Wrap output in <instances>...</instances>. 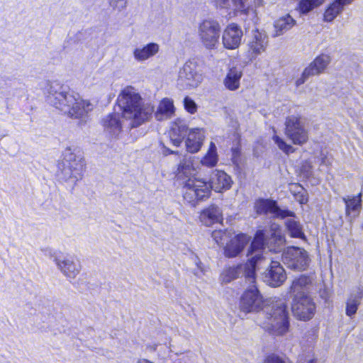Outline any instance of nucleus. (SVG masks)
Listing matches in <instances>:
<instances>
[{
    "mask_svg": "<svg viewBox=\"0 0 363 363\" xmlns=\"http://www.w3.org/2000/svg\"><path fill=\"white\" fill-rule=\"evenodd\" d=\"M195 172L192 157L185 156L178 165L176 176L179 180L183 181L184 199L193 206L208 198L211 189L220 192L231 187V177L223 171L215 170L211 174V183L196 178Z\"/></svg>",
    "mask_w": 363,
    "mask_h": 363,
    "instance_id": "nucleus-1",
    "label": "nucleus"
},
{
    "mask_svg": "<svg viewBox=\"0 0 363 363\" xmlns=\"http://www.w3.org/2000/svg\"><path fill=\"white\" fill-rule=\"evenodd\" d=\"M44 93L48 104L69 117L79 119L80 125L86 122L89 113L94 108L91 103L57 81L48 82Z\"/></svg>",
    "mask_w": 363,
    "mask_h": 363,
    "instance_id": "nucleus-2",
    "label": "nucleus"
},
{
    "mask_svg": "<svg viewBox=\"0 0 363 363\" xmlns=\"http://www.w3.org/2000/svg\"><path fill=\"white\" fill-rule=\"evenodd\" d=\"M117 106L123 118L130 121L131 128L147 121L152 116L154 106L145 104L138 93L131 86L125 88L117 99Z\"/></svg>",
    "mask_w": 363,
    "mask_h": 363,
    "instance_id": "nucleus-3",
    "label": "nucleus"
},
{
    "mask_svg": "<svg viewBox=\"0 0 363 363\" xmlns=\"http://www.w3.org/2000/svg\"><path fill=\"white\" fill-rule=\"evenodd\" d=\"M264 245V232L262 230H257L247 252L248 262L244 266L237 265L225 269L221 274L223 282L229 283L244 272L245 279L250 284L254 283L259 262H261L262 258L265 259V257H263Z\"/></svg>",
    "mask_w": 363,
    "mask_h": 363,
    "instance_id": "nucleus-4",
    "label": "nucleus"
},
{
    "mask_svg": "<svg viewBox=\"0 0 363 363\" xmlns=\"http://www.w3.org/2000/svg\"><path fill=\"white\" fill-rule=\"evenodd\" d=\"M240 310L246 313L264 310L269 318H289V312L286 301L283 299H273L265 301L257 288L252 286L247 289L240 298Z\"/></svg>",
    "mask_w": 363,
    "mask_h": 363,
    "instance_id": "nucleus-5",
    "label": "nucleus"
},
{
    "mask_svg": "<svg viewBox=\"0 0 363 363\" xmlns=\"http://www.w3.org/2000/svg\"><path fill=\"white\" fill-rule=\"evenodd\" d=\"M285 245V238L281 234L280 231L274 230L269 238L264 235V251L263 257L265 259L259 262L261 264L267 259L270 260V265L267 271L264 274V281L268 285L277 287L281 286L286 279V274L284 269L279 262L273 261L271 258H267V255L268 252L279 253L282 252Z\"/></svg>",
    "mask_w": 363,
    "mask_h": 363,
    "instance_id": "nucleus-6",
    "label": "nucleus"
},
{
    "mask_svg": "<svg viewBox=\"0 0 363 363\" xmlns=\"http://www.w3.org/2000/svg\"><path fill=\"white\" fill-rule=\"evenodd\" d=\"M312 287L310 277L302 275L296 279L291 286L290 293L294 296L291 311L295 318H311L315 311V305L309 296Z\"/></svg>",
    "mask_w": 363,
    "mask_h": 363,
    "instance_id": "nucleus-7",
    "label": "nucleus"
},
{
    "mask_svg": "<svg viewBox=\"0 0 363 363\" xmlns=\"http://www.w3.org/2000/svg\"><path fill=\"white\" fill-rule=\"evenodd\" d=\"M77 149L67 147L62 153V160L58 164L57 177L59 180L75 184L83 176L84 160Z\"/></svg>",
    "mask_w": 363,
    "mask_h": 363,
    "instance_id": "nucleus-8",
    "label": "nucleus"
},
{
    "mask_svg": "<svg viewBox=\"0 0 363 363\" xmlns=\"http://www.w3.org/2000/svg\"><path fill=\"white\" fill-rule=\"evenodd\" d=\"M202 80V73L196 61L190 60L179 71L177 86L181 89L196 88Z\"/></svg>",
    "mask_w": 363,
    "mask_h": 363,
    "instance_id": "nucleus-9",
    "label": "nucleus"
},
{
    "mask_svg": "<svg viewBox=\"0 0 363 363\" xmlns=\"http://www.w3.org/2000/svg\"><path fill=\"white\" fill-rule=\"evenodd\" d=\"M199 34L202 45L208 50L217 49L220 35V23L213 19L203 21L199 27Z\"/></svg>",
    "mask_w": 363,
    "mask_h": 363,
    "instance_id": "nucleus-10",
    "label": "nucleus"
},
{
    "mask_svg": "<svg viewBox=\"0 0 363 363\" xmlns=\"http://www.w3.org/2000/svg\"><path fill=\"white\" fill-rule=\"evenodd\" d=\"M282 261L288 268L302 271L308 267L310 259L305 250L298 247H289L283 252Z\"/></svg>",
    "mask_w": 363,
    "mask_h": 363,
    "instance_id": "nucleus-11",
    "label": "nucleus"
},
{
    "mask_svg": "<svg viewBox=\"0 0 363 363\" xmlns=\"http://www.w3.org/2000/svg\"><path fill=\"white\" fill-rule=\"evenodd\" d=\"M285 125L286 135L294 144L302 145L308 140V133L298 118L288 117Z\"/></svg>",
    "mask_w": 363,
    "mask_h": 363,
    "instance_id": "nucleus-12",
    "label": "nucleus"
},
{
    "mask_svg": "<svg viewBox=\"0 0 363 363\" xmlns=\"http://www.w3.org/2000/svg\"><path fill=\"white\" fill-rule=\"evenodd\" d=\"M213 1L217 8L226 9L229 13H245L253 25H255L258 21L257 13L253 9H245V0H213Z\"/></svg>",
    "mask_w": 363,
    "mask_h": 363,
    "instance_id": "nucleus-13",
    "label": "nucleus"
},
{
    "mask_svg": "<svg viewBox=\"0 0 363 363\" xmlns=\"http://www.w3.org/2000/svg\"><path fill=\"white\" fill-rule=\"evenodd\" d=\"M243 37V31L240 26L232 23L224 29L222 35L223 47L228 50H235L239 48Z\"/></svg>",
    "mask_w": 363,
    "mask_h": 363,
    "instance_id": "nucleus-14",
    "label": "nucleus"
},
{
    "mask_svg": "<svg viewBox=\"0 0 363 363\" xmlns=\"http://www.w3.org/2000/svg\"><path fill=\"white\" fill-rule=\"evenodd\" d=\"M330 57L327 55L318 56L302 73V75L296 81L297 86L303 84L308 77L318 74L323 72L330 62Z\"/></svg>",
    "mask_w": 363,
    "mask_h": 363,
    "instance_id": "nucleus-15",
    "label": "nucleus"
},
{
    "mask_svg": "<svg viewBox=\"0 0 363 363\" xmlns=\"http://www.w3.org/2000/svg\"><path fill=\"white\" fill-rule=\"evenodd\" d=\"M247 45L252 57H256L265 51L268 45V36L265 32L253 28L249 36Z\"/></svg>",
    "mask_w": 363,
    "mask_h": 363,
    "instance_id": "nucleus-16",
    "label": "nucleus"
},
{
    "mask_svg": "<svg viewBox=\"0 0 363 363\" xmlns=\"http://www.w3.org/2000/svg\"><path fill=\"white\" fill-rule=\"evenodd\" d=\"M257 214L270 213L277 218H284L288 216H294V212L288 209L281 208L276 201L269 199H259L255 206Z\"/></svg>",
    "mask_w": 363,
    "mask_h": 363,
    "instance_id": "nucleus-17",
    "label": "nucleus"
},
{
    "mask_svg": "<svg viewBox=\"0 0 363 363\" xmlns=\"http://www.w3.org/2000/svg\"><path fill=\"white\" fill-rule=\"evenodd\" d=\"M54 262L67 278L74 279L80 271V264L74 257H55Z\"/></svg>",
    "mask_w": 363,
    "mask_h": 363,
    "instance_id": "nucleus-18",
    "label": "nucleus"
},
{
    "mask_svg": "<svg viewBox=\"0 0 363 363\" xmlns=\"http://www.w3.org/2000/svg\"><path fill=\"white\" fill-rule=\"evenodd\" d=\"M257 322L265 331L273 335H283L289 328V319H259Z\"/></svg>",
    "mask_w": 363,
    "mask_h": 363,
    "instance_id": "nucleus-19",
    "label": "nucleus"
},
{
    "mask_svg": "<svg viewBox=\"0 0 363 363\" xmlns=\"http://www.w3.org/2000/svg\"><path fill=\"white\" fill-rule=\"evenodd\" d=\"M101 123L104 131L111 137L116 138L121 133L123 124L121 115L116 112V107L113 113H109L102 119Z\"/></svg>",
    "mask_w": 363,
    "mask_h": 363,
    "instance_id": "nucleus-20",
    "label": "nucleus"
},
{
    "mask_svg": "<svg viewBox=\"0 0 363 363\" xmlns=\"http://www.w3.org/2000/svg\"><path fill=\"white\" fill-rule=\"evenodd\" d=\"M250 237L246 234L240 233L232 238L224 248V254L227 257L238 256L248 244Z\"/></svg>",
    "mask_w": 363,
    "mask_h": 363,
    "instance_id": "nucleus-21",
    "label": "nucleus"
},
{
    "mask_svg": "<svg viewBox=\"0 0 363 363\" xmlns=\"http://www.w3.org/2000/svg\"><path fill=\"white\" fill-rule=\"evenodd\" d=\"M188 127L184 120L178 118L173 122L169 131V137L172 144L175 147H179L186 135Z\"/></svg>",
    "mask_w": 363,
    "mask_h": 363,
    "instance_id": "nucleus-22",
    "label": "nucleus"
},
{
    "mask_svg": "<svg viewBox=\"0 0 363 363\" xmlns=\"http://www.w3.org/2000/svg\"><path fill=\"white\" fill-rule=\"evenodd\" d=\"M205 138L203 128H192L189 131L185 141L186 150L191 153L197 152L201 147Z\"/></svg>",
    "mask_w": 363,
    "mask_h": 363,
    "instance_id": "nucleus-23",
    "label": "nucleus"
},
{
    "mask_svg": "<svg viewBox=\"0 0 363 363\" xmlns=\"http://www.w3.org/2000/svg\"><path fill=\"white\" fill-rule=\"evenodd\" d=\"M200 220L206 226H210L214 223H221L223 221V213L219 207L211 205L202 211Z\"/></svg>",
    "mask_w": 363,
    "mask_h": 363,
    "instance_id": "nucleus-24",
    "label": "nucleus"
},
{
    "mask_svg": "<svg viewBox=\"0 0 363 363\" xmlns=\"http://www.w3.org/2000/svg\"><path fill=\"white\" fill-rule=\"evenodd\" d=\"M285 221V225L288 233L292 238H300L306 240V238L303 230V225L294 213V216H288Z\"/></svg>",
    "mask_w": 363,
    "mask_h": 363,
    "instance_id": "nucleus-25",
    "label": "nucleus"
},
{
    "mask_svg": "<svg viewBox=\"0 0 363 363\" xmlns=\"http://www.w3.org/2000/svg\"><path fill=\"white\" fill-rule=\"evenodd\" d=\"M242 71L240 68L231 67L223 79L225 87L230 91H235L240 87Z\"/></svg>",
    "mask_w": 363,
    "mask_h": 363,
    "instance_id": "nucleus-26",
    "label": "nucleus"
},
{
    "mask_svg": "<svg viewBox=\"0 0 363 363\" xmlns=\"http://www.w3.org/2000/svg\"><path fill=\"white\" fill-rule=\"evenodd\" d=\"M158 51L159 45L155 43H150L144 46L136 48L133 50V56L138 62H143L154 56Z\"/></svg>",
    "mask_w": 363,
    "mask_h": 363,
    "instance_id": "nucleus-27",
    "label": "nucleus"
},
{
    "mask_svg": "<svg viewBox=\"0 0 363 363\" xmlns=\"http://www.w3.org/2000/svg\"><path fill=\"white\" fill-rule=\"evenodd\" d=\"M362 297L363 287L358 286L352 291L346 304L347 315L352 316L356 313Z\"/></svg>",
    "mask_w": 363,
    "mask_h": 363,
    "instance_id": "nucleus-28",
    "label": "nucleus"
},
{
    "mask_svg": "<svg viewBox=\"0 0 363 363\" xmlns=\"http://www.w3.org/2000/svg\"><path fill=\"white\" fill-rule=\"evenodd\" d=\"M174 106L172 100L169 99H162L157 108L155 116L157 121H163L170 118L174 113Z\"/></svg>",
    "mask_w": 363,
    "mask_h": 363,
    "instance_id": "nucleus-29",
    "label": "nucleus"
},
{
    "mask_svg": "<svg viewBox=\"0 0 363 363\" xmlns=\"http://www.w3.org/2000/svg\"><path fill=\"white\" fill-rule=\"evenodd\" d=\"M295 20L290 15L279 18L274 23L275 35L278 36L284 34L290 30L295 25Z\"/></svg>",
    "mask_w": 363,
    "mask_h": 363,
    "instance_id": "nucleus-30",
    "label": "nucleus"
},
{
    "mask_svg": "<svg viewBox=\"0 0 363 363\" xmlns=\"http://www.w3.org/2000/svg\"><path fill=\"white\" fill-rule=\"evenodd\" d=\"M362 194L352 198L343 197L342 200L345 203V213L347 216H350L352 212H359L362 207Z\"/></svg>",
    "mask_w": 363,
    "mask_h": 363,
    "instance_id": "nucleus-31",
    "label": "nucleus"
},
{
    "mask_svg": "<svg viewBox=\"0 0 363 363\" xmlns=\"http://www.w3.org/2000/svg\"><path fill=\"white\" fill-rule=\"evenodd\" d=\"M218 162L217 148L213 143H211L208 150L201 160V164L208 167H213Z\"/></svg>",
    "mask_w": 363,
    "mask_h": 363,
    "instance_id": "nucleus-32",
    "label": "nucleus"
},
{
    "mask_svg": "<svg viewBox=\"0 0 363 363\" xmlns=\"http://www.w3.org/2000/svg\"><path fill=\"white\" fill-rule=\"evenodd\" d=\"M344 8L337 1L330 4L324 13L325 21L330 22L333 21L342 11Z\"/></svg>",
    "mask_w": 363,
    "mask_h": 363,
    "instance_id": "nucleus-33",
    "label": "nucleus"
},
{
    "mask_svg": "<svg viewBox=\"0 0 363 363\" xmlns=\"http://www.w3.org/2000/svg\"><path fill=\"white\" fill-rule=\"evenodd\" d=\"M324 0H299L298 10L301 14H306L323 4Z\"/></svg>",
    "mask_w": 363,
    "mask_h": 363,
    "instance_id": "nucleus-34",
    "label": "nucleus"
},
{
    "mask_svg": "<svg viewBox=\"0 0 363 363\" xmlns=\"http://www.w3.org/2000/svg\"><path fill=\"white\" fill-rule=\"evenodd\" d=\"M227 230H215L211 233V237L218 245H223L230 237Z\"/></svg>",
    "mask_w": 363,
    "mask_h": 363,
    "instance_id": "nucleus-35",
    "label": "nucleus"
},
{
    "mask_svg": "<svg viewBox=\"0 0 363 363\" xmlns=\"http://www.w3.org/2000/svg\"><path fill=\"white\" fill-rule=\"evenodd\" d=\"M274 143L279 147L280 150L286 154L293 152L294 149L290 145H288L282 138L277 135L274 134L272 137Z\"/></svg>",
    "mask_w": 363,
    "mask_h": 363,
    "instance_id": "nucleus-36",
    "label": "nucleus"
},
{
    "mask_svg": "<svg viewBox=\"0 0 363 363\" xmlns=\"http://www.w3.org/2000/svg\"><path fill=\"white\" fill-rule=\"evenodd\" d=\"M297 190L295 191L296 199L301 203L304 204L308 202V195L306 191L301 186H296Z\"/></svg>",
    "mask_w": 363,
    "mask_h": 363,
    "instance_id": "nucleus-37",
    "label": "nucleus"
},
{
    "mask_svg": "<svg viewBox=\"0 0 363 363\" xmlns=\"http://www.w3.org/2000/svg\"><path fill=\"white\" fill-rule=\"evenodd\" d=\"M184 106L185 110L190 113H194L197 110L196 103L189 96H186L184 99Z\"/></svg>",
    "mask_w": 363,
    "mask_h": 363,
    "instance_id": "nucleus-38",
    "label": "nucleus"
},
{
    "mask_svg": "<svg viewBox=\"0 0 363 363\" xmlns=\"http://www.w3.org/2000/svg\"><path fill=\"white\" fill-rule=\"evenodd\" d=\"M109 6L113 10L121 11L126 6V0H108Z\"/></svg>",
    "mask_w": 363,
    "mask_h": 363,
    "instance_id": "nucleus-39",
    "label": "nucleus"
},
{
    "mask_svg": "<svg viewBox=\"0 0 363 363\" xmlns=\"http://www.w3.org/2000/svg\"><path fill=\"white\" fill-rule=\"evenodd\" d=\"M264 363H285L284 361L279 357L275 354L269 355Z\"/></svg>",
    "mask_w": 363,
    "mask_h": 363,
    "instance_id": "nucleus-40",
    "label": "nucleus"
},
{
    "mask_svg": "<svg viewBox=\"0 0 363 363\" xmlns=\"http://www.w3.org/2000/svg\"><path fill=\"white\" fill-rule=\"evenodd\" d=\"M240 149L239 146L232 147V155L233 160H236L240 156Z\"/></svg>",
    "mask_w": 363,
    "mask_h": 363,
    "instance_id": "nucleus-41",
    "label": "nucleus"
},
{
    "mask_svg": "<svg viewBox=\"0 0 363 363\" xmlns=\"http://www.w3.org/2000/svg\"><path fill=\"white\" fill-rule=\"evenodd\" d=\"M336 1H338V3L343 8H345V6L351 4L354 0H336Z\"/></svg>",
    "mask_w": 363,
    "mask_h": 363,
    "instance_id": "nucleus-42",
    "label": "nucleus"
},
{
    "mask_svg": "<svg viewBox=\"0 0 363 363\" xmlns=\"http://www.w3.org/2000/svg\"><path fill=\"white\" fill-rule=\"evenodd\" d=\"M330 164V160L327 157H322L320 159V165L328 166Z\"/></svg>",
    "mask_w": 363,
    "mask_h": 363,
    "instance_id": "nucleus-43",
    "label": "nucleus"
},
{
    "mask_svg": "<svg viewBox=\"0 0 363 363\" xmlns=\"http://www.w3.org/2000/svg\"><path fill=\"white\" fill-rule=\"evenodd\" d=\"M163 153L164 155H170V154H174L175 153L174 151H172L171 150H169V148L166 147H164V150H163Z\"/></svg>",
    "mask_w": 363,
    "mask_h": 363,
    "instance_id": "nucleus-44",
    "label": "nucleus"
},
{
    "mask_svg": "<svg viewBox=\"0 0 363 363\" xmlns=\"http://www.w3.org/2000/svg\"><path fill=\"white\" fill-rule=\"evenodd\" d=\"M138 363H152V362L146 359H141L138 360Z\"/></svg>",
    "mask_w": 363,
    "mask_h": 363,
    "instance_id": "nucleus-45",
    "label": "nucleus"
},
{
    "mask_svg": "<svg viewBox=\"0 0 363 363\" xmlns=\"http://www.w3.org/2000/svg\"><path fill=\"white\" fill-rule=\"evenodd\" d=\"M24 285L26 286V289L28 290V286H32V283L31 281H27Z\"/></svg>",
    "mask_w": 363,
    "mask_h": 363,
    "instance_id": "nucleus-46",
    "label": "nucleus"
},
{
    "mask_svg": "<svg viewBox=\"0 0 363 363\" xmlns=\"http://www.w3.org/2000/svg\"><path fill=\"white\" fill-rule=\"evenodd\" d=\"M109 15H110L109 9H108V10H106V11H105L104 16H105V17H108V16H109Z\"/></svg>",
    "mask_w": 363,
    "mask_h": 363,
    "instance_id": "nucleus-47",
    "label": "nucleus"
},
{
    "mask_svg": "<svg viewBox=\"0 0 363 363\" xmlns=\"http://www.w3.org/2000/svg\"><path fill=\"white\" fill-rule=\"evenodd\" d=\"M34 291H35V294L33 295V297L35 298L36 297V292L38 291V288L37 287H34Z\"/></svg>",
    "mask_w": 363,
    "mask_h": 363,
    "instance_id": "nucleus-48",
    "label": "nucleus"
},
{
    "mask_svg": "<svg viewBox=\"0 0 363 363\" xmlns=\"http://www.w3.org/2000/svg\"><path fill=\"white\" fill-rule=\"evenodd\" d=\"M308 363H316L315 359L310 360Z\"/></svg>",
    "mask_w": 363,
    "mask_h": 363,
    "instance_id": "nucleus-49",
    "label": "nucleus"
},
{
    "mask_svg": "<svg viewBox=\"0 0 363 363\" xmlns=\"http://www.w3.org/2000/svg\"><path fill=\"white\" fill-rule=\"evenodd\" d=\"M248 20H246L245 22H247ZM246 24L247 25L248 28L247 29H249L250 28V23H246Z\"/></svg>",
    "mask_w": 363,
    "mask_h": 363,
    "instance_id": "nucleus-50",
    "label": "nucleus"
}]
</instances>
